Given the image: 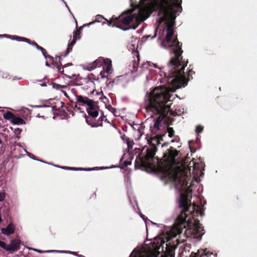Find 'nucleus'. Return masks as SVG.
<instances>
[{
  "instance_id": "obj_32",
  "label": "nucleus",
  "mask_w": 257,
  "mask_h": 257,
  "mask_svg": "<svg viewBox=\"0 0 257 257\" xmlns=\"http://www.w3.org/2000/svg\"><path fill=\"white\" fill-rule=\"evenodd\" d=\"M138 70V64L136 63H134L133 64V69L132 70V72H136Z\"/></svg>"
},
{
  "instance_id": "obj_53",
  "label": "nucleus",
  "mask_w": 257,
  "mask_h": 257,
  "mask_svg": "<svg viewBox=\"0 0 257 257\" xmlns=\"http://www.w3.org/2000/svg\"><path fill=\"white\" fill-rule=\"evenodd\" d=\"M76 75L75 74L72 75V77H75Z\"/></svg>"
},
{
  "instance_id": "obj_16",
  "label": "nucleus",
  "mask_w": 257,
  "mask_h": 257,
  "mask_svg": "<svg viewBox=\"0 0 257 257\" xmlns=\"http://www.w3.org/2000/svg\"><path fill=\"white\" fill-rule=\"evenodd\" d=\"M161 133L163 137L165 136L166 133L168 134V136L170 138H172L174 136L175 131L173 127H167L166 128L162 125Z\"/></svg>"
},
{
  "instance_id": "obj_10",
  "label": "nucleus",
  "mask_w": 257,
  "mask_h": 257,
  "mask_svg": "<svg viewBox=\"0 0 257 257\" xmlns=\"http://www.w3.org/2000/svg\"><path fill=\"white\" fill-rule=\"evenodd\" d=\"M190 257H216V255L213 252H210L206 248L205 249H199L197 253L192 252Z\"/></svg>"
},
{
  "instance_id": "obj_50",
  "label": "nucleus",
  "mask_w": 257,
  "mask_h": 257,
  "mask_svg": "<svg viewBox=\"0 0 257 257\" xmlns=\"http://www.w3.org/2000/svg\"><path fill=\"white\" fill-rule=\"evenodd\" d=\"M194 208H195V206H193L192 207V209H193L192 211H194Z\"/></svg>"
},
{
  "instance_id": "obj_21",
  "label": "nucleus",
  "mask_w": 257,
  "mask_h": 257,
  "mask_svg": "<svg viewBox=\"0 0 257 257\" xmlns=\"http://www.w3.org/2000/svg\"><path fill=\"white\" fill-rule=\"evenodd\" d=\"M6 37L9 38L12 40H17L18 41H22L25 42H28L29 41V39L25 37H22L18 36H11V35H6Z\"/></svg>"
},
{
  "instance_id": "obj_24",
  "label": "nucleus",
  "mask_w": 257,
  "mask_h": 257,
  "mask_svg": "<svg viewBox=\"0 0 257 257\" xmlns=\"http://www.w3.org/2000/svg\"><path fill=\"white\" fill-rule=\"evenodd\" d=\"M1 210H2L3 213L5 214L6 216H9L10 208L9 206H4V207H1Z\"/></svg>"
},
{
  "instance_id": "obj_19",
  "label": "nucleus",
  "mask_w": 257,
  "mask_h": 257,
  "mask_svg": "<svg viewBox=\"0 0 257 257\" xmlns=\"http://www.w3.org/2000/svg\"><path fill=\"white\" fill-rule=\"evenodd\" d=\"M85 118H86V122L90 125H91L92 127H96L98 125H102V120H101V122L99 123L97 122H94L93 121V119L95 118H92V117L89 116L85 115Z\"/></svg>"
},
{
  "instance_id": "obj_58",
  "label": "nucleus",
  "mask_w": 257,
  "mask_h": 257,
  "mask_svg": "<svg viewBox=\"0 0 257 257\" xmlns=\"http://www.w3.org/2000/svg\"><path fill=\"white\" fill-rule=\"evenodd\" d=\"M83 257H85V256H84Z\"/></svg>"
},
{
  "instance_id": "obj_34",
  "label": "nucleus",
  "mask_w": 257,
  "mask_h": 257,
  "mask_svg": "<svg viewBox=\"0 0 257 257\" xmlns=\"http://www.w3.org/2000/svg\"><path fill=\"white\" fill-rule=\"evenodd\" d=\"M35 251L39 252V253H43V252H50L51 250H41L38 249H33Z\"/></svg>"
},
{
  "instance_id": "obj_36",
  "label": "nucleus",
  "mask_w": 257,
  "mask_h": 257,
  "mask_svg": "<svg viewBox=\"0 0 257 257\" xmlns=\"http://www.w3.org/2000/svg\"><path fill=\"white\" fill-rule=\"evenodd\" d=\"M105 70H104L103 71H102L100 72V76H101V78H104L105 77Z\"/></svg>"
},
{
  "instance_id": "obj_41",
  "label": "nucleus",
  "mask_w": 257,
  "mask_h": 257,
  "mask_svg": "<svg viewBox=\"0 0 257 257\" xmlns=\"http://www.w3.org/2000/svg\"><path fill=\"white\" fill-rule=\"evenodd\" d=\"M62 92L64 93V95L66 97H68V95H67V93H66V91L62 90Z\"/></svg>"
},
{
  "instance_id": "obj_56",
  "label": "nucleus",
  "mask_w": 257,
  "mask_h": 257,
  "mask_svg": "<svg viewBox=\"0 0 257 257\" xmlns=\"http://www.w3.org/2000/svg\"><path fill=\"white\" fill-rule=\"evenodd\" d=\"M77 23V22H76ZM76 27H77V23L76 24Z\"/></svg>"
},
{
  "instance_id": "obj_2",
  "label": "nucleus",
  "mask_w": 257,
  "mask_h": 257,
  "mask_svg": "<svg viewBox=\"0 0 257 257\" xmlns=\"http://www.w3.org/2000/svg\"><path fill=\"white\" fill-rule=\"evenodd\" d=\"M172 96L170 90L164 86L155 87L146 95L145 108L147 112H152L154 114L159 115L155 120L153 126H151L152 135L148 141L149 147L143 148L142 153L137 157L135 162V167L139 168L152 169L153 162L155 160V155L157 151V145L160 144V141L163 140V137L161 133L162 121H167L169 119L168 116L169 113L172 116L177 114L175 111L171 110L170 105L167 104L171 101Z\"/></svg>"
},
{
  "instance_id": "obj_11",
  "label": "nucleus",
  "mask_w": 257,
  "mask_h": 257,
  "mask_svg": "<svg viewBox=\"0 0 257 257\" xmlns=\"http://www.w3.org/2000/svg\"><path fill=\"white\" fill-rule=\"evenodd\" d=\"M76 99L80 105H86L87 107H91L94 102L93 100L82 95H77Z\"/></svg>"
},
{
  "instance_id": "obj_14",
  "label": "nucleus",
  "mask_w": 257,
  "mask_h": 257,
  "mask_svg": "<svg viewBox=\"0 0 257 257\" xmlns=\"http://www.w3.org/2000/svg\"><path fill=\"white\" fill-rule=\"evenodd\" d=\"M1 232L6 235H10L13 234L15 231V227L13 223H10L6 228H2L1 230Z\"/></svg>"
},
{
  "instance_id": "obj_3",
  "label": "nucleus",
  "mask_w": 257,
  "mask_h": 257,
  "mask_svg": "<svg viewBox=\"0 0 257 257\" xmlns=\"http://www.w3.org/2000/svg\"><path fill=\"white\" fill-rule=\"evenodd\" d=\"M191 194H189V193H182L180 195L179 207L182 210L171 230L172 234L171 237H175L177 235L180 234L183 228H186L187 226L191 223L189 218L187 220L188 217L187 213L190 214L192 215V217L194 218V215L192 214V211L190 210L191 206Z\"/></svg>"
},
{
  "instance_id": "obj_5",
  "label": "nucleus",
  "mask_w": 257,
  "mask_h": 257,
  "mask_svg": "<svg viewBox=\"0 0 257 257\" xmlns=\"http://www.w3.org/2000/svg\"><path fill=\"white\" fill-rule=\"evenodd\" d=\"M165 245V255L166 257H174L176 247L171 245L170 242L165 243L164 239L161 237H156L154 240L150 243L148 249L145 251L146 256L142 257H158L160 254L159 249L162 248L164 251V245Z\"/></svg>"
},
{
  "instance_id": "obj_37",
  "label": "nucleus",
  "mask_w": 257,
  "mask_h": 257,
  "mask_svg": "<svg viewBox=\"0 0 257 257\" xmlns=\"http://www.w3.org/2000/svg\"><path fill=\"white\" fill-rule=\"evenodd\" d=\"M111 83H114V80H112V81L110 80L109 81L108 79H107V80L106 82V84L108 86H110Z\"/></svg>"
},
{
  "instance_id": "obj_31",
  "label": "nucleus",
  "mask_w": 257,
  "mask_h": 257,
  "mask_svg": "<svg viewBox=\"0 0 257 257\" xmlns=\"http://www.w3.org/2000/svg\"><path fill=\"white\" fill-rule=\"evenodd\" d=\"M157 29L156 28V30H155V34L153 36H151L150 35H149L147 37V39H149V38H151V39H154V38H155L157 36Z\"/></svg>"
},
{
  "instance_id": "obj_45",
  "label": "nucleus",
  "mask_w": 257,
  "mask_h": 257,
  "mask_svg": "<svg viewBox=\"0 0 257 257\" xmlns=\"http://www.w3.org/2000/svg\"><path fill=\"white\" fill-rule=\"evenodd\" d=\"M58 58H59V61L60 63L61 64V65H62V64L61 63V62H60V57L59 56Z\"/></svg>"
},
{
  "instance_id": "obj_55",
  "label": "nucleus",
  "mask_w": 257,
  "mask_h": 257,
  "mask_svg": "<svg viewBox=\"0 0 257 257\" xmlns=\"http://www.w3.org/2000/svg\"><path fill=\"white\" fill-rule=\"evenodd\" d=\"M99 169H103V167H101V168H99Z\"/></svg>"
},
{
  "instance_id": "obj_40",
  "label": "nucleus",
  "mask_w": 257,
  "mask_h": 257,
  "mask_svg": "<svg viewBox=\"0 0 257 257\" xmlns=\"http://www.w3.org/2000/svg\"><path fill=\"white\" fill-rule=\"evenodd\" d=\"M178 142V140H177V139H173L171 141V142L172 143H174V142Z\"/></svg>"
},
{
  "instance_id": "obj_47",
  "label": "nucleus",
  "mask_w": 257,
  "mask_h": 257,
  "mask_svg": "<svg viewBox=\"0 0 257 257\" xmlns=\"http://www.w3.org/2000/svg\"><path fill=\"white\" fill-rule=\"evenodd\" d=\"M66 76L67 77L69 78H71L72 77H70V76H68V75H66Z\"/></svg>"
},
{
  "instance_id": "obj_48",
  "label": "nucleus",
  "mask_w": 257,
  "mask_h": 257,
  "mask_svg": "<svg viewBox=\"0 0 257 257\" xmlns=\"http://www.w3.org/2000/svg\"><path fill=\"white\" fill-rule=\"evenodd\" d=\"M46 65L47 66H49V64H48V62H46Z\"/></svg>"
},
{
  "instance_id": "obj_8",
  "label": "nucleus",
  "mask_w": 257,
  "mask_h": 257,
  "mask_svg": "<svg viewBox=\"0 0 257 257\" xmlns=\"http://www.w3.org/2000/svg\"><path fill=\"white\" fill-rule=\"evenodd\" d=\"M194 229H193V232L196 238H201L202 236L204 234V230L202 225L199 222V220H194Z\"/></svg>"
},
{
  "instance_id": "obj_23",
  "label": "nucleus",
  "mask_w": 257,
  "mask_h": 257,
  "mask_svg": "<svg viewBox=\"0 0 257 257\" xmlns=\"http://www.w3.org/2000/svg\"><path fill=\"white\" fill-rule=\"evenodd\" d=\"M15 115L12 112L8 111L4 114V117L6 119H13L15 117Z\"/></svg>"
},
{
  "instance_id": "obj_6",
  "label": "nucleus",
  "mask_w": 257,
  "mask_h": 257,
  "mask_svg": "<svg viewBox=\"0 0 257 257\" xmlns=\"http://www.w3.org/2000/svg\"><path fill=\"white\" fill-rule=\"evenodd\" d=\"M21 242L17 239H13L9 244L0 240V247L9 253H13L20 249Z\"/></svg>"
},
{
  "instance_id": "obj_52",
  "label": "nucleus",
  "mask_w": 257,
  "mask_h": 257,
  "mask_svg": "<svg viewBox=\"0 0 257 257\" xmlns=\"http://www.w3.org/2000/svg\"><path fill=\"white\" fill-rule=\"evenodd\" d=\"M111 108L112 110H115V109H114V108H113V107H111Z\"/></svg>"
},
{
  "instance_id": "obj_13",
  "label": "nucleus",
  "mask_w": 257,
  "mask_h": 257,
  "mask_svg": "<svg viewBox=\"0 0 257 257\" xmlns=\"http://www.w3.org/2000/svg\"><path fill=\"white\" fill-rule=\"evenodd\" d=\"M104 59L103 57H100L96 60H95L93 63L90 64L89 65V70H92L95 69L96 67H100L102 66H103V63L104 61Z\"/></svg>"
},
{
  "instance_id": "obj_4",
  "label": "nucleus",
  "mask_w": 257,
  "mask_h": 257,
  "mask_svg": "<svg viewBox=\"0 0 257 257\" xmlns=\"http://www.w3.org/2000/svg\"><path fill=\"white\" fill-rule=\"evenodd\" d=\"M144 20L145 19L138 14L127 12L118 17H115L114 16L112 17L108 22V25L116 27L123 30H127L129 29H136Z\"/></svg>"
},
{
  "instance_id": "obj_49",
  "label": "nucleus",
  "mask_w": 257,
  "mask_h": 257,
  "mask_svg": "<svg viewBox=\"0 0 257 257\" xmlns=\"http://www.w3.org/2000/svg\"><path fill=\"white\" fill-rule=\"evenodd\" d=\"M48 58H51V59H53V57L50 56H48Z\"/></svg>"
},
{
  "instance_id": "obj_44",
  "label": "nucleus",
  "mask_w": 257,
  "mask_h": 257,
  "mask_svg": "<svg viewBox=\"0 0 257 257\" xmlns=\"http://www.w3.org/2000/svg\"><path fill=\"white\" fill-rule=\"evenodd\" d=\"M77 256L78 257H83L84 256V255H83L82 254H77Z\"/></svg>"
},
{
  "instance_id": "obj_1",
  "label": "nucleus",
  "mask_w": 257,
  "mask_h": 257,
  "mask_svg": "<svg viewBox=\"0 0 257 257\" xmlns=\"http://www.w3.org/2000/svg\"><path fill=\"white\" fill-rule=\"evenodd\" d=\"M154 2L157 6L159 16L161 17L160 24L166 22L167 25V34L162 45L170 48L172 56L167 66L164 68L165 75L168 78V82L171 84L175 91L187 84L184 69L188 61L183 59L182 43L179 42L177 36L172 40L174 35L173 27L176 18V14L182 11V0H154Z\"/></svg>"
},
{
  "instance_id": "obj_54",
  "label": "nucleus",
  "mask_w": 257,
  "mask_h": 257,
  "mask_svg": "<svg viewBox=\"0 0 257 257\" xmlns=\"http://www.w3.org/2000/svg\"><path fill=\"white\" fill-rule=\"evenodd\" d=\"M75 108H77V104H75Z\"/></svg>"
},
{
  "instance_id": "obj_17",
  "label": "nucleus",
  "mask_w": 257,
  "mask_h": 257,
  "mask_svg": "<svg viewBox=\"0 0 257 257\" xmlns=\"http://www.w3.org/2000/svg\"><path fill=\"white\" fill-rule=\"evenodd\" d=\"M103 68L107 73L111 74L112 73V62L110 59L106 58L104 59Z\"/></svg>"
},
{
  "instance_id": "obj_12",
  "label": "nucleus",
  "mask_w": 257,
  "mask_h": 257,
  "mask_svg": "<svg viewBox=\"0 0 257 257\" xmlns=\"http://www.w3.org/2000/svg\"><path fill=\"white\" fill-rule=\"evenodd\" d=\"M98 107L95 104V103H93V104L91 106V107H87V111L89 115L92 118L96 117L98 115Z\"/></svg>"
},
{
  "instance_id": "obj_42",
  "label": "nucleus",
  "mask_w": 257,
  "mask_h": 257,
  "mask_svg": "<svg viewBox=\"0 0 257 257\" xmlns=\"http://www.w3.org/2000/svg\"><path fill=\"white\" fill-rule=\"evenodd\" d=\"M169 145V143H165L162 145V147L167 146Z\"/></svg>"
},
{
  "instance_id": "obj_35",
  "label": "nucleus",
  "mask_w": 257,
  "mask_h": 257,
  "mask_svg": "<svg viewBox=\"0 0 257 257\" xmlns=\"http://www.w3.org/2000/svg\"><path fill=\"white\" fill-rule=\"evenodd\" d=\"M21 132H22V130L19 128H16L15 130V133L16 134H17V135H20L21 134Z\"/></svg>"
},
{
  "instance_id": "obj_25",
  "label": "nucleus",
  "mask_w": 257,
  "mask_h": 257,
  "mask_svg": "<svg viewBox=\"0 0 257 257\" xmlns=\"http://www.w3.org/2000/svg\"><path fill=\"white\" fill-rule=\"evenodd\" d=\"M27 43H28L30 45H31L32 46H35L37 49H40V46L35 41H31L29 39V41H28V42H27Z\"/></svg>"
},
{
  "instance_id": "obj_33",
  "label": "nucleus",
  "mask_w": 257,
  "mask_h": 257,
  "mask_svg": "<svg viewBox=\"0 0 257 257\" xmlns=\"http://www.w3.org/2000/svg\"><path fill=\"white\" fill-rule=\"evenodd\" d=\"M131 163L127 161H125L122 163V166L124 167H127L128 165H131Z\"/></svg>"
},
{
  "instance_id": "obj_43",
  "label": "nucleus",
  "mask_w": 257,
  "mask_h": 257,
  "mask_svg": "<svg viewBox=\"0 0 257 257\" xmlns=\"http://www.w3.org/2000/svg\"><path fill=\"white\" fill-rule=\"evenodd\" d=\"M127 146H128V149H132V146L129 145L128 144H127Z\"/></svg>"
},
{
  "instance_id": "obj_18",
  "label": "nucleus",
  "mask_w": 257,
  "mask_h": 257,
  "mask_svg": "<svg viewBox=\"0 0 257 257\" xmlns=\"http://www.w3.org/2000/svg\"><path fill=\"white\" fill-rule=\"evenodd\" d=\"M186 175H184L183 177L179 178L178 175L176 174L174 176V181H178L179 185L182 187H187L188 183L186 181Z\"/></svg>"
},
{
  "instance_id": "obj_15",
  "label": "nucleus",
  "mask_w": 257,
  "mask_h": 257,
  "mask_svg": "<svg viewBox=\"0 0 257 257\" xmlns=\"http://www.w3.org/2000/svg\"><path fill=\"white\" fill-rule=\"evenodd\" d=\"M102 20H104L105 21V22H102V24H105L106 22H107V24H108V22H109V20H108L107 19L104 18L101 15H97V16H96L95 19L94 21L91 22L87 24H84L82 26L80 27V29H82L85 27L89 26L90 25L96 22H101Z\"/></svg>"
},
{
  "instance_id": "obj_28",
  "label": "nucleus",
  "mask_w": 257,
  "mask_h": 257,
  "mask_svg": "<svg viewBox=\"0 0 257 257\" xmlns=\"http://www.w3.org/2000/svg\"><path fill=\"white\" fill-rule=\"evenodd\" d=\"M88 79L90 80L91 82H93V81L95 80V78L94 75L92 74L88 76Z\"/></svg>"
},
{
  "instance_id": "obj_51",
  "label": "nucleus",
  "mask_w": 257,
  "mask_h": 257,
  "mask_svg": "<svg viewBox=\"0 0 257 257\" xmlns=\"http://www.w3.org/2000/svg\"><path fill=\"white\" fill-rule=\"evenodd\" d=\"M166 241L167 242H168V241L170 240V238L168 239L167 238H166Z\"/></svg>"
},
{
  "instance_id": "obj_7",
  "label": "nucleus",
  "mask_w": 257,
  "mask_h": 257,
  "mask_svg": "<svg viewBox=\"0 0 257 257\" xmlns=\"http://www.w3.org/2000/svg\"><path fill=\"white\" fill-rule=\"evenodd\" d=\"M179 153V151L175 149L173 147H170L164 154L163 157L167 160L174 161Z\"/></svg>"
},
{
  "instance_id": "obj_9",
  "label": "nucleus",
  "mask_w": 257,
  "mask_h": 257,
  "mask_svg": "<svg viewBox=\"0 0 257 257\" xmlns=\"http://www.w3.org/2000/svg\"><path fill=\"white\" fill-rule=\"evenodd\" d=\"M82 29L79 28V29H77L76 31H74L73 32V39L68 44V47L66 50V54H65L63 56H66L72 50V46L75 44L77 40H78L80 38V30Z\"/></svg>"
},
{
  "instance_id": "obj_27",
  "label": "nucleus",
  "mask_w": 257,
  "mask_h": 257,
  "mask_svg": "<svg viewBox=\"0 0 257 257\" xmlns=\"http://www.w3.org/2000/svg\"><path fill=\"white\" fill-rule=\"evenodd\" d=\"M40 49H38V50H40L41 51L42 54L43 55V56L45 58H46L47 56H46V54L47 53V52H46V50L44 48H43L41 46L40 47Z\"/></svg>"
},
{
  "instance_id": "obj_39",
  "label": "nucleus",
  "mask_w": 257,
  "mask_h": 257,
  "mask_svg": "<svg viewBox=\"0 0 257 257\" xmlns=\"http://www.w3.org/2000/svg\"><path fill=\"white\" fill-rule=\"evenodd\" d=\"M58 71H59L60 73H63V72H64L63 68L58 67Z\"/></svg>"
},
{
  "instance_id": "obj_20",
  "label": "nucleus",
  "mask_w": 257,
  "mask_h": 257,
  "mask_svg": "<svg viewBox=\"0 0 257 257\" xmlns=\"http://www.w3.org/2000/svg\"><path fill=\"white\" fill-rule=\"evenodd\" d=\"M62 169L66 170H85V171H91V170H97L99 169L98 167H94L92 168H88V169H83V168H77L74 167H66L63 166L61 167Z\"/></svg>"
},
{
  "instance_id": "obj_46",
  "label": "nucleus",
  "mask_w": 257,
  "mask_h": 257,
  "mask_svg": "<svg viewBox=\"0 0 257 257\" xmlns=\"http://www.w3.org/2000/svg\"><path fill=\"white\" fill-rule=\"evenodd\" d=\"M114 83H111L110 86L112 87L113 86Z\"/></svg>"
},
{
  "instance_id": "obj_22",
  "label": "nucleus",
  "mask_w": 257,
  "mask_h": 257,
  "mask_svg": "<svg viewBox=\"0 0 257 257\" xmlns=\"http://www.w3.org/2000/svg\"><path fill=\"white\" fill-rule=\"evenodd\" d=\"M11 122L15 124H23L26 123L24 119L16 116L12 119Z\"/></svg>"
},
{
  "instance_id": "obj_26",
  "label": "nucleus",
  "mask_w": 257,
  "mask_h": 257,
  "mask_svg": "<svg viewBox=\"0 0 257 257\" xmlns=\"http://www.w3.org/2000/svg\"><path fill=\"white\" fill-rule=\"evenodd\" d=\"M203 127L201 125H197L196 127V130H195V131H196V133L197 134H199V133H201L202 131H203Z\"/></svg>"
},
{
  "instance_id": "obj_57",
  "label": "nucleus",
  "mask_w": 257,
  "mask_h": 257,
  "mask_svg": "<svg viewBox=\"0 0 257 257\" xmlns=\"http://www.w3.org/2000/svg\"><path fill=\"white\" fill-rule=\"evenodd\" d=\"M180 147H181V146H178V148H180Z\"/></svg>"
},
{
  "instance_id": "obj_29",
  "label": "nucleus",
  "mask_w": 257,
  "mask_h": 257,
  "mask_svg": "<svg viewBox=\"0 0 257 257\" xmlns=\"http://www.w3.org/2000/svg\"><path fill=\"white\" fill-rule=\"evenodd\" d=\"M53 87L54 88H56L57 89H58L61 88H66L67 86L66 85H61L59 84H54V85H53Z\"/></svg>"
},
{
  "instance_id": "obj_38",
  "label": "nucleus",
  "mask_w": 257,
  "mask_h": 257,
  "mask_svg": "<svg viewBox=\"0 0 257 257\" xmlns=\"http://www.w3.org/2000/svg\"><path fill=\"white\" fill-rule=\"evenodd\" d=\"M149 1H152V0H141L140 1V2L143 4V5H146V3L145 2H148Z\"/></svg>"
},
{
  "instance_id": "obj_30",
  "label": "nucleus",
  "mask_w": 257,
  "mask_h": 257,
  "mask_svg": "<svg viewBox=\"0 0 257 257\" xmlns=\"http://www.w3.org/2000/svg\"><path fill=\"white\" fill-rule=\"evenodd\" d=\"M5 193L0 192V202L3 201L5 198Z\"/></svg>"
}]
</instances>
